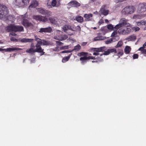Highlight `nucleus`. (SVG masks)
<instances>
[{
	"mask_svg": "<svg viewBox=\"0 0 146 146\" xmlns=\"http://www.w3.org/2000/svg\"><path fill=\"white\" fill-rule=\"evenodd\" d=\"M135 10V7L132 6H128L124 8L121 11L122 13L125 15L132 14Z\"/></svg>",
	"mask_w": 146,
	"mask_h": 146,
	"instance_id": "f257e3e1",
	"label": "nucleus"
},
{
	"mask_svg": "<svg viewBox=\"0 0 146 146\" xmlns=\"http://www.w3.org/2000/svg\"><path fill=\"white\" fill-rule=\"evenodd\" d=\"M7 30L8 31H13L15 32H21L23 31V28L21 26H16L11 25L7 27Z\"/></svg>",
	"mask_w": 146,
	"mask_h": 146,
	"instance_id": "f03ea898",
	"label": "nucleus"
},
{
	"mask_svg": "<svg viewBox=\"0 0 146 146\" xmlns=\"http://www.w3.org/2000/svg\"><path fill=\"white\" fill-rule=\"evenodd\" d=\"M7 7L3 5H0V19L4 18L8 13Z\"/></svg>",
	"mask_w": 146,
	"mask_h": 146,
	"instance_id": "7ed1b4c3",
	"label": "nucleus"
},
{
	"mask_svg": "<svg viewBox=\"0 0 146 146\" xmlns=\"http://www.w3.org/2000/svg\"><path fill=\"white\" fill-rule=\"evenodd\" d=\"M29 1V0H16L13 2V3L19 7H23L28 5Z\"/></svg>",
	"mask_w": 146,
	"mask_h": 146,
	"instance_id": "20e7f679",
	"label": "nucleus"
},
{
	"mask_svg": "<svg viewBox=\"0 0 146 146\" xmlns=\"http://www.w3.org/2000/svg\"><path fill=\"white\" fill-rule=\"evenodd\" d=\"M88 54V53H86L84 52H82L78 54V56H84L83 57H81L80 58V60L81 61L82 64H84V63L86 62L87 60L91 59V56H87Z\"/></svg>",
	"mask_w": 146,
	"mask_h": 146,
	"instance_id": "39448f33",
	"label": "nucleus"
},
{
	"mask_svg": "<svg viewBox=\"0 0 146 146\" xmlns=\"http://www.w3.org/2000/svg\"><path fill=\"white\" fill-rule=\"evenodd\" d=\"M37 10L39 13L45 15L46 17H48L52 15V12L50 11L42 8H38L37 9Z\"/></svg>",
	"mask_w": 146,
	"mask_h": 146,
	"instance_id": "423d86ee",
	"label": "nucleus"
},
{
	"mask_svg": "<svg viewBox=\"0 0 146 146\" xmlns=\"http://www.w3.org/2000/svg\"><path fill=\"white\" fill-rule=\"evenodd\" d=\"M146 11V3L145 2L140 3L138 5L137 12L139 13L145 12Z\"/></svg>",
	"mask_w": 146,
	"mask_h": 146,
	"instance_id": "0eeeda50",
	"label": "nucleus"
},
{
	"mask_svg": "<svg viewBox=\"0 0 146 146\" xmlns=\"http://www.w3.org/2000/svg\"><path fill=\"white\" fill-rule=\"evenodd\" d=\"M35 38L36 41L40 45H50L53 44V43L51 42L47 41L43 39L41 40L38 38L36 36H35Z\"/></svg>",
	"mask_w": 146,
	"mask_h": 146,
	"instance_id": "6e6552de",
	"label": "nucleus"
},
{
	"mask_svg": "<svg viewBox=\"0 0 146 146\" xmlns=\"http://www.w3.org/2000/svg\"><path fill=\"white\" fill-rule=\"evenodd\" d=\"M131 31V29L130 28L127 27H123L119 29L118 33L120 34L126 35L129 34Z\"/></svg>",
	"mask_w": 146,
	"mask_h": 146,
	"instance_id": "1a4fd4ad",
	"label": "nucleus"
},
{
	"mask_svg": "<svg viewBox=\"0 0 146 146\" xmlns=\"http://www.w3.org/2000/svg\"><path fill=\"white\" fill-rule=\"evenodd\" d=\"M33 18L37 21L44 22L47 21L48 20L46 16H42L41 15H34L33 16Z\"/></svg>",
	"mask_w": 146,
	"mask_h": 146,
	"instance_id": "9d476101",
	"label": "nucleus"
},
{
	"mask_svg": "<svg viewBox=\"0 0 146 146\" xmlns=\"http://www.w3.org/2000/svg\"><path fill=\"white\" fill-rule=\"evenodd\" d=\"M23 25L25 27L27 28L33 29L34 27V25L31 23L29 22L26 19H24L23 21Z\"/></svg>",
	"mask_w": 146,
	"mask_h": 146,
	"instance_id": "9b49d317",
	"label": "nucleus"
},
{
	"mask_svg": "<svg viewBox=\"0 0 146 146\" xmlns=\"http://www.w3.org/2000/svg\"><path fill=\"white\" fill-rule=\"evenodd\" d=\"M40 45V44H38V42H37L35 45L36 48L35 49V52L41 53V55H42L44 54L45 52L43 51L44 49L42 48Z\"/></svg>",
	"mask_w": 146,
	"mask_h": 146,
	"instance_id": "f8f14e48",
	"label": "nucleus"
},
{
	"mask_svg": "<svg viewBox=\"0 0 146 146\" xmlns=\"http://www.w3.org/2000/svg\"><path fill=\"white\" fill-rule=\"evenodd\" d=\"M105 5L102 6L100 9L99 13H100V14H102L105 16H106L108 14L109 10L106 9L105 8Z\"/></svg>",
	"mask_w": 146,
	"mask_h": 146,
	"instance_id": "ddd939ff",
	"label": "nucleus"
},
{
	"mask_svg": "<svg viewBox=\"0 0 146 146\" xmlns=\"http://www.w3.org/2000/svg\"><path fill=\"white\" fill-rule=\"evenodd\" d=\"M92 50L96 51L97 52H104L107 50V49L105 46L101 47L99 48H92Z\"/></svg>",
	"mask_w": 146,
	"mask_h": 146,
	"instance_id": "4468645a",
	"label": "nucleus"
},
{
	"mask_svg": "<svg viewBox=\"0 0 146 146\" xmlns=\"http://www.w3.org/2000/svg\"><path fill=\"white\" fill-rule=\"evenodd\" d=\"M68 5V6L77 7L80 5V4L76 1H73L69 3Z\"/></svg>",
	"mask_w": 146,
	"mask_h": 146,
	"instance_id": "2eb2a0df",
	"label": "nucleus"
},
{
	"mask_svg": "<svg viewBox=\"0 0 146 146\" xmlns=\"http://www.w3.org/2000/svg\"><path fill=\"white\" fill-rule=\"evenodd\" d=\"M113 52H114L115 54L117 52V50L114 48H110L107 50L105 51L103 54H101L100 55L101 56H102L103 55H108L110 53H112Z\"/></svg>",
	"mask_w": 146,
	"mask_h": 146,
	"instance_id": "dca6fc26",
	"label": "nucleus"
},
{
	"mask_svg": "<svg viewBox=\"0 0 146 146\" xmlns=\"http://www.w3.org/2000/svg\"><path fill=\"white\" fill-rule=\"evenodd\" d=\"M128 20L124 18L121 19L119 21V23L122 27L126 26H129L130 24L127 23Z\"/></svg>",
	"mask_w": 146,
	"mask_h": 146,
	"instance_id": "f3484780",
	"label": "nucleus"
},
{
	"mask_svg": "<svg viewBox=\"0 0 146 146\" xmlns=\"http://www.w3.org/2000/svg\"><path fill=\"white\" fill-rule=\"evenodd\" d=\"M60 33H61V31L59 30H57L55 31L54 32V34L56 35L54 36V38L56 40L61 41V36L59 35Z\"/></svg>",
	"mask_w": 146,
	"mask_h": 146,
	"instance_id": "a211bd4d",
	"label": "nucleus"
},
{
	"mask_svg": "<svg viewBox=\"0 0 146 146\" xmlns=\"http://www.w3.org/2000/svg\"><path fill=\"white\" fill-rule=\"evenodd\" d=\"M34 39L32 38H23L20 39V41L22 42H32Z\"/></svg>",
	"mask_w": 146,
	"mask_h": 146,
	"instance_id": "6ab92c4d",
	"label": "nucleus"
},
{
	"mask_svg": "<svg viewBox=\"0 0 146 146\" xmlns=\"http://www.w3.org/2000/svg\"><path fill=\"white\" fill-rule=\"evenodd\" d=\"M38 5V2L36 0H33L31 2V5L29 6L30 8L35 7Z\"/></svg>",
	"mask_w": 146,
	"mask_h": 146,
	"instance_id": "aec40b11",
	"label": "nucleus"
},
{
	"mask_svg": "<svg viewBox=\"0 0 146 146\" xmlns=\"http://www.w3.org/2000/svg\"><path fill=\"white\" fill-rule=\"evenodd\" d=\"M63 31L65 32H67V31L69 30H71L72 29L70 26L67 25H64L63 28Z\"/></svg>",
	"mask_w": 146,
	"mask_h": 146,
	"instance_id": "412c9836",
	"label": "nucleus"
},
{
	"mask_svg": "<svg viewBox=\"0 0 146 146\" xmlns=\"http://www.w3.org/2000/svg\"><path fill=\"white\" fill-rule=\"evenodd\" d=\"M49 20L50 22L52 24H56L57 23V19L55 17H50Z\"/></svg>",
	"mask_w": 146,
	"mask_h": 146,
	"instance_id": "4be33fe9",
	"label": "nucleus"
},
{
	"mask_svg": "<svg viewBox=\"0 0 146 146\" xmlns=\"http://www.w3.org/2000/svg\"><path fill=\"white\" fill-rule=\"evenodd\" d=\"M84 17L85 18V20L89 21L90 20V18L91 17V14H85L84 15Z\"/></svg>",
	"mask_w": 146,
	"mask_h": 146,
	"instance_id": "5701e85b",
	"label": "nucleus"
},
{
	"mask_svg": "<svg viewBox=\"0 0 146 146\" xmlns=\"http://www.w3.org/2000/svg\"><path fill=\"white\" fill-rule=\"evenodd\" d=\"M136 39V36L134 35H131L130 36L127 38L126 40L128 41H134Z\"/></svg>",
	"mask_w": 146,
	"mask_h": 146,
	"instance_id": "b1692460",
	"label": "nucleus"
},
{
	"mask_svg": "<svg viewBox=\"0 0 146 146\" xmlns=\"http://www.w3.org/2000/svg\"><path fill=\"white\" fill-rule=\"evenodd\" d=\"M56 43L57 44V47L54 49H53L54 51H57V50L58 49V46H60L62 45L63 44V43L62 42H61L59 41H56Z\"/></svg>",
	"mask_w": 146,
	"mask_h": 146,
	"instance_id": "393cba45",
	"label": "nucleus"
},
{
	"mask_svg": "<svg viewBox=\"0 0 146 146\" xmlns=\"http://www.w3.org/2000/svg\"><path fill=\"white\" fill-rule=\"evenodd\" d=\"M81 48V47L79 44H77L75 46L74 48L71 51L72 52L75 51H78Z\"/></svg>",
	"mask_w": 146,
	"mask_h": 146,
	"instance_id": "a878e982",
	"label": "nucleus"
},
{
	"mask_svg": "<svg viewBox=\"0 0 146 146\" xmlns=\"http://www.w3.org/2000/svg\"><path fill=\"white\" fill-rule=\"evenodd\" d=\"M75 19L76 21L82 23L83 21V18L81 16L76 17Z\"/></svg>",
	"mask_w": 146,
	"mask_h": 146,
	"instance_id": "bb28decb",
	"label": "nucleus"
},
{
	"mask_svg": "<svg viewBox=\"0 0 146 146\" xmlns=\"http://www.w3.org/2000/svg\"><path fill=\"white\" fill-rule=\"evenodd\" d=\"M71 55L72 54H69L68 56L64 57L62 59V62L64 63L68 61L70 59Z\"/></svg>",
	"mask_w": 146,
	"mask_h": 146,
	"instance_id": "cd10ccee",
	"label": "nucleus"
},
{
	"mask_svg": "<svg viewBox=\"0 0 146 146\" xmlns=\"http://www.w3.org/2000/svg\"><path fill=\"white\" fill-rule=\"evenodd\" d=\"M137 25L139 26H141L143 25L146 24V22L145 21H141L140 22H137L136 23Z\"/></svg>",
	"mask_w": 146,
	"mask_h": 146,
	"instance_id": "c85d7f7f",
	"label": "nucleus"
},
{
	"mask_svg": "<svg viewBox=\"0 0 146 146\" xmlns=\"http://www.w3.org/2000/svg\"><path fill=\"white\" fill-rule=\"evenodd\" d=\"M16 49V47H12L7 48L6 49H3V50L7 52H11L12 51L15 50Z\"/></svg>",
	"mask_w": 146,
	"mask_h": 146,
	"instance_id": "c756f323",
	"label": "nucleus"
},
{
	"mask_svg": "<svg viewBox=\"0 0 146 146\" xmlns=\"http://www.w3.org/2000/svg\"><path fill=\"white\" fill-rule=\"evenodd\" d=\"M117 52L116 54H117L119 57L120 56H122L123 54V51L122 49H119L117 50Z\"/></svg>",
	"mask_w": 146,
	"mask_h": 146,
	"instance_id": "7c9ffc66",
	"label": "nucleus"
},
{
	"mask_svg": "<svg viewBox=\"0 0 146 146\" xmlns=\"http://www.w3.org/2000/svg\"><path fill=\"white\" fill-rule=\"evenodd\" d=\"M131 50V48L130 47L127 46H126L124 49L125 52L126 54H128L129 53Z\"/></svg>",
	"mask_w": 146,
	"mask_h": 146,
	"instance_id": "2f4dec72",
	"label": "nucleus"
},
{
	"mask_svg": "<svg viewBox=\"0 0 146 146\" xmlns=\"http://www.w3.org/2000/svg\"><path fill=\"white\" fill-rule=\"evenodd\" d=\"M26 52L28 53H31L35 52V49H33V48H31L27 49L26 50Z\"/></svg>",
	"mask_w": 146,
	"mask_h": 146,
	"instance_id": "473e14b6",
	"label": "nucleus"
},
{
	"mask_svg": "<svg viewBox=\"0 0 146 146\" xmlns=\"http://www.w3.org/2000/svg\"><path fill=\"white\" fill-rule=\"evenodd\" d=\"M45 29L46 33H50L52 31V29L51 28V27H47L45 28Z\"/></svg>",
	"mask_w": 146,
	"mask_h": 146,
	"instance_id": "72a5a7b5",
	"label": "nucleus"
},
{
	"mask_svg": "<svg viewBox=\"0 0 146 146\" xmlns=\"http://www.w3.org/2000/svg\"><path fill=\"white\" fill-rule=\"evenodd\" d=\"M123 43L122 41H119L118 42L117 44L115 46V48L121 47L123 44Z\"/></svg>",
	"mask_w": 146,
	"mask_h": 146,
	"instance_id": "f704fd0d",
	"label": "nucleus"
},
{
	"mask_svg": "<svg viewBox=\"0 0 146 146\" xmlns=\"http://www.w3.org/2000/svg\"><path fill=\"white\" fill-rule=\"evenodd\" d=\"M141 17V16L138 15L137 14H135L133 16V17L132 18L134 19H140Z\"/></svg>",
	"mask_w": 146,
	"mask_h": 146,
	"instance_id": "c9c22d12",
	"label": "nucleus"
},
{
	"mask_svg": "<svg viewBox=\"0 0 146 146\" xmlns=\"http://www.w3.org/2000/svg\"><path fill=\"white\" fill-rule=\"evenodd\" d=\"M113 38H110L109 39L107 40L106 41V44H109L110 43H111L113 41Z\"/></svg>",
	"mask_w": 146,
	"mask_h": 146,
	"instance_id": "e433bc0d",
	"label": "nucleus"
},
{
	"mask_svg": "<svg viewBox=\"0 0 146 146\" xmlns=\"http://www.w3.org/2000/svg\"><path fill=\"white\" fill-rule=\"evenodd\" d=\"M104 39V38L102 36L101 37H96L94 39V41H97L98 40H101Z\"/></svg>",
	"mask_w": 146,
	"mask_h": 146,
	"instance_id": "4c0bfd02",
	"label": "nucleus"
},
{
	"mask_svg": "<svg viewBox=\"0 0 146 146\" xmlns=\"http://www.w3.org/2000/svg\"><path fill=\"white\" fill-rule=\"evenodd\" d=\"M68 38V36L67 35H64L61 36V41L65 40Z\"/></svg>",
	"mask_w": 146,
	"mask_h": 146,
	"instance_id": "58836bf2",
	"label": "nucleus"
},
{
	"mask_svg": "<svg viewBox=\"0 0 146 146\" xmlns=\"http://www.w3.org/2000/svg\"><path fill=\"white\" fill-rule=\"evenodd\" d=\"M122 26L121 25V24L119 23V24L116 25L114 27V29L116 30H117L119 29L120 28L122 27Z\"/></svg>",
	"mask_w": 146,
	"mask_h": 146,
	"instance_id": "ea45409f",
	"label": "nucleus"
},
{
	"mask_svg": "<svg viewBox=\"0 0 146 146\" xmlns=\"http://www.w3.org/2000/svg\"><path fill=\"white\" fill-rule=\"evenodd\" d=\"M132 29L134 31H135V32L137 31H139L140 29L139 27H132Z\"/></svg>",
	"mask_w": 146,
	"mask_h": 146,
	"instance_id": "a19ab883",
	"label": "nucleus"
},
{
	"mask_svg": "<svg viewBox=\"0 0 146 146\" xmlns=\"http://www.w3.org/2000/svg\"><path fill=\"white\" fill-rule=\"evenodd\" d=\"M38 31L39 33H46L45 28H41Z\"/></svg>",
	"mask_w": 146,
	"mask_h": 146,
	"instance_id": "79ce46f5",
	"label": "nucleus"
},
{
	"mask_svg": "<svg viewBox=\"0 0 146 146\" xmlns=\"http://www.w3.org/2000/svg\"><path fill=\"white\" fill-rule=\"evenodd\" d=\"M57 3V2L56 0H53L52 1V5L53 7H54L56 6Z\"/></svg>",
	"mask_w": 146,
	"mask_h": 146,
	"instance_id": "37998d69",
	"label": "nucleus"
},
{
	"mask_svg": "<svg viewBox=\"0 0 146 146\" xmlns=\"http://www.w3.org/2000/svg\"><path fill=\"white\" fill-rule=\"evenodd\" d=\"M69 46L68 45L64 46L61 47L60 48V49L61 50L66 49L69 48Z\"/></svg>",
	"mask_w": 146,
	"mask_h": 146,
	"instance_id": "c03bdc74",
	"label": "nucleus"
},
{
	"mask_svg": "<svg viewBox=\"0 0 146 146\" xmlns=\"http://www.w3.org/2000/svg\"><path fill=\"white\" fill-rule=\"evenodd\" d=\"M146 48V42L143 45V46H142L141 47H140L139 48V50H141V48Z\"/></svg>",
	"mask_w": 146,
	"mask_h": 146,
	"instance_id": "a18cd8bd",
	"label": "nucleus"
},
{
	"mask_svg": "<svg viewBox=\"0 0 146 146\" xmlns=\"http://www.w3.org/2000/svg\"><path fill=\"white\" fill-rule=\"evenodd\" d=\"M140 50L141 51L142 53L146 54V49H144V48H141Z\"/></svg>",
	"mask_w": 146,
	"mask_h": 146,
	"instance_id": "49530a36",
	"label": "nucleus"
},
{
	"mask_svg": "<svg viewBox=\"0 0 146 146\" xmlns=\"http://www.w3.org/2000/svg\"><path fill=\"white\" fill-rule=\"evenodd\" d=\"M138 57V55L137 54H134L133 55V59H137V58Z\"/></svg>",
	"mask_w": 146,
	"mask_h": 146,
	"instance_id": "de8ad7c7",
	"label": "nucleus"
},
{
	"mask_svg": "<svg viewBox=\"0 0 146 146\" xmlns=\"http://www.w3.org/2000/svg\"><path fill=\"white\" fill-rule=\"evenodd\" d=\"M108 28L109 29H112L113 28V26L112 25H108Z\"/></svg>",
	"mask_w": 146,
	"mask_h": 146,
	"instance_id": "09e8293b",
	"label": "nucleus"
},
{
	"mask_svg": "<svg viewBox=\"0 0 146 146\" xmlns=\"http://www.w3.org/2000/svg\"><path fill=\"white\" fill-rule=\"evenodd\" d=\"M71 51H69V50H64L61 52V53H68L69 52H71Z\"/></svg>",
	"mask_w": 146,
	"mask_h": 146,
	"instance_id": "8fccbe9b",
	"label": "nucleus"
},
{
	"mask_svg": "<svg viewBox=\"0 0 146 146\" xmlns=\"http://www.w3.org/2000/svg\"><path fill=\"white\" fill-rule=\"evenodd\" d=\"M75 29L77 30L80 31L81 30V28L79 26H77L76 27Z\"/></svg>",
	"mask_w": 146,
	"mask_h": 146,
	"instance_id": "3c124183",
	"label": "nucleus"
},
{
	"mask_svg": "<svg viewBox=\"0 0 146 146\" xmlns=\"http://www.w3.org/2000/svg\"><path fill=\"white\" fill-rule=\"evenodd\" d=\"M117 34V32L115 31H114L112 34L111 36H115V35H116Z\"/></svg>",
	"mask_w": 146,
	"mask_h": 146,
	"instance_id": "603ef678",
	"label": "nucleus"
},
{
	"mask_svg": "<svg viewBox=\"0 0 146 146\" xmlns=\"http://www.w3.org/2000/svg\"><path fill=\"white\" fill-rule=\"evenodd\" d=\"M10 40L12 41H17V40L14 37H11L10 38Z\"/></svg>",
	"mask_w": 146,
	"mask_h": 146,
	"instance_id": "864d4df0",
	"label": "nucleus"
},
{
	"mask_svg": "<svg viewBox=\"0 0 146 146\" xmlns=\"http://www.w3.org/2000/svg\"><path fill=\"white\" fill-rule=\"evenodd\" d=\"M30 48H33V49H35V46L34 45V43H32L30 46Z\"/></svg>",
	"mask_w": 146,
	"mask_h": 146,
	"instance_id": "5fc2aeb1",
	"label": "nucleus"
},
{
	"mask_svg": "<svg viewBox=\"0 0 146 146\" xmlns=\"http://www.w3.org/2000/svg\"><path fill=\"white\" fill-rule=\"evenodd\" d=\"M87 42H82L81 44V45L82 46H85L86 45V44H87Z\"/></svg>",
	"mask_w": 146,
	"mask_h": 146,
	"instance_id": "6e6d98bb",
	"label": "nucleus"
},
{
	"mask_svg": "<svg viewBox=\"0 0 146 146\" xmlns=\"http://www.w3.org/2000/svg\"><path fill=\"white\" fill-rule=\"evenodd\" d=\"M98 52H94L93 53V55H98L99 54L98 53Z\"/></svg>",
	"mask_w": 146,
	"mask_h": 146,
	"instance_id": "4d7b16f0",
	"label": "nucleus"
},
{
	"mask_svg": "<svg viewBox=\"0 0 146 146\" xmlns=\"http://www.w3.org/2000/svg\"><path fill=\"white\" fill-rule=\"evenodd\" d=\"M94 4L95 5H97L99 4V3L98 1H96L94 2Z\"/></svg>",
	"mask_w": 146,
	"mask_h": 146,
	"instance_id": "13d9d810",
	"label": "nucleus"
},
{
	"mask_svg": "<svg viewBox=\"0 0 146 146\" xmlns=\"http://www.w3.org/2000/svg\"><path fill=\"white\" fill-rule=\"evenodd\" d=\"M11 35L13 36H15L17 35V34L15 33H11L10 34V35Z\"/></svg>",
	"mask_w": 146,
	"mask_h": 146,
	"instance_id": "bf43d9fd",
	"label": "nucleus"
},
{
	"mask_svg": "<svg viewBox=\"0 0 146 146\" xmlns=\"http://www.w3.org/2000/svg\"><path fill=\"white\" fill-rule=\"evenodd\" d=\"M99 23L100 24L102 23H103V20L102 19H101L100 20Z\"/></svg>",
	"mask_w": 146,
	"mask_h": 146,
	"instance_id": "052dcab7",
	"label": "nucleus"
},
{
	"mask_svg": "<svg viewBox=\"0 0 146 146\" xmlns=\"http://www.w3.org/2000/svg\"><path fill=\"white\" fill-rule=\"evenodd\" d=\"M35 59H33V60H31V63H34L35 62Z\"/></svg>",
	"mask_w": 146,
	"mask_h": 146,
	"instance_id": "680f3d73",
	"label": "nucleus"
},
{
	"mask_svg": "<svg viewBox=\"0 0 146 146\" xmlns=\"http://www.w3.org/2000/svg\"><path fill=\"white\" fill-rule=\"evenodd\" d=\"M16 49H15V50H22V49L21 48H16Z\"/></svg>",
	"mask_w": 146,
	"mask_h": 146,
	"instance_id": "e2e57ef3",
	"label": "nucleus"
},
{
	"mask_svg": "<svg viewBox=\"0 0 146 146\" xmlns=\"http://www.w3.org/2000/svg\"><path fill=\"white\" fill-rule=\"evenodd\" d=\"M94 13L95 14H97L98 13V12L97 11H96V12H95Z\"/></svg>",
	"mask_w": 146,
	"mask_h": 146,
	"instance_id": "0e129e2a",
	"label": "nucleus"
},
{
	"mask_svg": "<svg viewBox=\"0 0 146 146\" xmlns=\"http://www.w3.org/2000/svg\"><path fill=\"white\" fill-rule=\"evenodd\" d=\"M105 21L106 23H108V20L107 19L105 20Z\"/></svg>",
	"mask_w": 146,
	"mask_h": 146,
	"instance_id": "69168bd1",
	"label": "nucleus"
},
{
	"mask_svg": "<svg viewBox=\"0 0 146 146\" xmlns=\"http://www.w3.org/2000/svg\"><path fill=\"white\" fill-rule=\"evenodd\" d=\"M92 60L94 59H95V58L94 57L92 56Z\"/></svg>",
	"mask_w": 146,
	"mask_h": 146,
	"instance_id": "338daca9",
	"label": "nucleus"
},
{
	"mask_svg": "<svg viewBox=\"0 0 146 146\" xmlns=\"http://www.w3.org/2000/svg\"><path fill=\"white\" fill-rule=\"evenodd\" d=\"M3 49H2L1 48H0V51L1 50H3Z\"/></svg>",
	"mask_w": 146,
	"mask_h": 146,
	"instance_id": "774afa93",
	"label": "nucleus"
}]
</instances>
